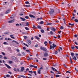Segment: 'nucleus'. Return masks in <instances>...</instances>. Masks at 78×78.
Segmentation results:
<instances>
[{
    "label": "nucleus",
    "instance_id": "nucleus-1",
    "mask_svg": "<svg viewBox=\"0 0 78 78\" xmlns=\"http://www.w3.org/2000/svg\"><path fill=\"white\" fill-rule=\"evenodd\" d=\"M55 13V11L53 9L50 10L49 11V14L50 15H52Z\"/></svg>",
    "mask_w": 78,
    "mask_h": 78
},
{
    "label": "nucleus",
    "instance_id": "nucleus-2",
    "mask_svg": "<svg viewBox=\"0 0 78 78\" xmlns=\"http://www.w3.org/2000/svg\"><path fill=\"white\" fill-rule=\"evenodd\" d=\"M40 48L41 50H43L45 52L47 51V50L45 48H44L43 47H41Z\"/></svg>",
    "mask_w": 78,
    "mask_h": 78
},
{
    "label": "nucleus",
    "instance_id": "nucleus-3",
    "mask_svg": "<svg viewBox=\"0 0 78 78\" xmlns=\"http://www.w3.org/2000/svg\"><path fill=\"white\" fill-rule=\"evenodd\" d=\"M11 57V58H12V60H14V61H16V60L17 59V58L14 56H12Z\"/></svg>",
    "mask_w": 78,
    "mask_h": 78
},
{
    "label": "nucleus",
    "instance_id": "nucleus-4",
    "mask_svg": "<svg viewBox=\"0 0 78 78\" xmlns=\"http://www.w3.org/2000/svg\"><path fill=\"white\" fill-rule=\"evenodd\" d=\"M29 66L30 67H34L35 69H37V66H36L34 65H30Z\"/></svg>",
    "mask_w": 78,
    "mask_h": 78
},
{
    "label": "nucleus",
    "instance_id": "nucleus-5",
    "mask_svg": "<svg viewBox=\"0 0 78 78\" xmlns=\"http://www.w3.org/2000/svg\"><path fill=\"white\" fill-rule=\"evenodd\" d=\"M13 70L14 72H19V68H18L17 69H16V68H14Z\"/></svg>",
    "mask_w": 78,
    "mask_h": 78
},
{
    "label": "nucleus",
    "instance_id": "nucleus-6",
    "mask_svg": "<svg viewBox=\"0 0 78 78\" xmlns=\"http://www.w3.org/2000/svg\"><path fill=\"white\" fill-rule=\"evenodd\" d=\"M48 56V55L47 52H45L44 54V56H45V57H47Z\"/></svg>",
    "mask_w": 78,
    "mask_h": 78
},
{
    "label": "nucleus",
    "instance_id": "nucleus-7",
    "mask_svg": "<svg viewBox=\"0 0 78 78\" xmlns=\"http://www.w3.org/2000/svg\"><path fill=\"white\" fill-rule=\"evenodd\" d=\"M5 64L7 67L8 69H11V67L10 66H9V65L6 64Z\"/></svg>",
    "mask_w": 78,
    "mask_h": 78
},
{
    "label": "nucleus",
    "instance_id": "nucleus-8",
    "mask_svg": "<svg viewBox=\"0 0 78 78\" xmlns=\"http://www.w3.org/2000/svg\"><path fill=\"white\" fill-rule=\"evenodd\" d=\"M10 11H11V10L9 9H8L5 12V14H7L9 13V12H10Z\"/></svg>",
    "mask_w": 78,
    "mask_h": 78
},
{
    "label": "nucleus",
    "instance_id": "nucleus-9",
    "mask_svg": "<svg viewBox=\"0 0 78 78\" xmlns=\"http://www.w3.org/2000/svg\"><path fill=\"white\" fill-rule=\"evenodd\" d=\"M29 16L30 17H31V18H34V19L35 18V16L33 15H31V14L29 15Z\"/></svg>",
    "mask_w": 78,
    "mask_h": 78
},
{
    "label": "nucleus",
    "instance_id": "nucleus-10",
    "mask_svg": "<svg viewBox=\"0 0 78 78\" xmlns=\"http://www.w3.org/2000/svg\"><path fill=\"white\" fill-rule=\"evenodd\" d=\"M51 30L52 31H54V32H55V31H56V29H55V28L53 27H52L51 29Z\"/></svg>",
    "mask_w": 78,
    "mask_h": 78
},
{
    "label": "nucleus",
    "instance_id": "nucleus-11",
    "mask_svg": "<svg viewBox=\"0 0 78 78\" xmlns=\"http://www.w3.org/2000/svg\"><path fill=\"white\" fill-rule=\"evenodd\" d=\"M14 22V20H12L9 21L8 22V23H12V22Z\"/></svg>",
    "mask_w": 78,
    "mask_h": 78
},
{
    "label": "nucleus",
    "instance_id": "nucleus-12",
    "mask_svg": "<svg viewBox=\"0 0 78 78\" xmlns=\"http://www.w3.org/2000/svg\"><path fill=\"white\" fill-rule=\"evenodd\" d=\"M68 24L69 25H71V27H73V26H74V25H75V24L74 23L71 24V23H69Z\"/></svg>",
    "mask_w": 78,
    "mask_h": 78
},
{
    "label": "nucleus",
    "instance_id": "nucleus-13",
    "mask_svg": "<svg viewBox=\"0 0 78 78\" xmlns=\"http://www.w3.org/2000/svg\"><path fill=\"white\" fill-rule=\"evenodd\" d=\"M28 26H29V22H27V23H26V25H25V26L27 27Z\"/></svg>",
    "mask_w": 78,
    "mask_h": 78
},
{
    "label": "nucleus",
    "instance_id": "nucleus-14",
    "mask_svg": "<svg viewBox=\"0 0 78 78\" xmlns=\"http://www.w3.org/2000/svg\"><path fill=\"white\" fill-rule=\"evenodd\" d=\"M20 19H21L22 21H25V20H26V19H25L21 17H20Z\"/></svg>",
    "mask_w": 78,
    "mask_h": 78
},
{
    "label": "nucleus",
    "instance_id": "nucleus-15",
    "mask_svg": "<svg viewBox=\"0 0 78 78\" xmlns=\"http://www.w3.org/2000/svg\"><path fill=\"white\" fill-rule=\"evenodd\" d=\"M24 69H25V68H24V67H21V70L22 72H23V70H24Z\"/></svg>",
    "mask_w": 78,
    "mask_h": 78
},
{
    "label": "nucleus",
    "instance_id": "nucleus-16",
    "mask_svg": "<svg viewBox=\"0 0 78 78\" xmlns=\"http://www.w3.org/2000/svg\"><path fill=\"white\" fill-rule=\"evenodd\" d=\"M21 76V77H22V78H27V76Z\"/></svg>",
    "mask_w": 78,
    "mask_h": 78
},
{
    "label": "nucleus",
    "instance_id": "nucleus-17",
    "mask_svg": "<svg viewBox=\"0 0 78 78\" xmlns=\"http://www.w3.org/2000/svg\"><path fill=\"white\" fill-rule=\"evenodd\" d=\"M11 76L9 74H6V76L7 78H10Z\"/></svg>",
    "mask_w": 78,
    "mask_h": 78
},
{
    "label": "nucleus",
    "instance_id": "nucleus-18",
    "mask_svg": "<svg viewBox=\"0 0 78 78\" xmlns=\"http://www.w3.org/2000/svg\"><path fill=\"white\" fill-rule=\"evenodd\" d=\"M73 59H74L75 61H76L77 59L76 58V57L75 56H74V57L73 58Z\"/></svg>",
    "mask_w": 78,
    "mask_h": 78
},
{
    "label": "nucleus",
    "instance_id": "nucleus-19",
    "mask_svg": "<svg viewBox=\"0 0 78 78\" xmlns=\"http://www.w3.org/2000/svg\"><path fill=\"white\" fill-rule=\"evenodd\" d=\"M41 70H40L39 69L38 70L37 72L38 73V74H40L41 73Z\"/></svg>",
    "mask_w": 78,
    "mask_h": 78
},
{
    "label": "nucleus",
    "instance_id": "nucleus-20",
    "mask_svg": "<svg viewBox=\"0 0 78 78\" xmlns=\"http://www.w3.org/2000/svg\"><path fill=\"white\" fill-rule=\"evenodd\" d=\"M27 42L28 44H29V45H30V44H31V41L30 40L28 41Z\"/></svg>",
    "mask_w": 78,
    "mask_h": 78
},
{
    "label": "nucleus",
    "instance_id": "nucleus-21",
    "mask_svg": "<svg viewBox=\"0 0 78 78\" xmlns=\"http://www.w3.org/2000/svg\"><path fill=\"white\" fill-rule=\"evenodd\" d=\"M12 42H15V43L17 44H19V43H18V42H16V41L13 40L12 41Z\"/></svg>",
    "mask_w": 78,
    "mask_h": 78
},
{
    "label": "nucleus",
    "instance_id": "nucleus-22",
    "mask_svg": "<svg viewBox=\"0 0 78 78\" xmlns=\"http://www.w3.org/2000/svg\"><path fill=\"white\" fill-rule=\"evenodd\" d=\"M37 28L39 29H42L41 27L39 25H38L37 26Z\"/></svg>",
    "mask_w": 78,
    "mask_h": 78
},
{
    "label": "nucleus",
    "instance_id": "nucleus-23",
    "mask_svg": "<svg viewBox=\"0 0 78 78\" xmlns=\"http://www.w3.org/2000/svg\"><path fill=\"white\" fill-rule=\"evenodd\" d=\"M25 29L26 30H27V31H28L29 30H30V29H29V28L27 27H25Z\"/></svg>",
    "mask_w": 78,
    "mask_h": 78
},
{
    "label": "nucleus",
    "instance_id": "nucleus-24",
    "mask_svg": "<svg viewBox=\"0 0 78 78\" xmlns=\"http://www.w3.org/2000/svg\"><path fill=\"white\" fill-rule=\"evenodd\" d=\"M3 44L4 45H8V43L6 42H4L3 43Z\"/></svg>",
    "mask_w": 78,
    "mask_h": 78
},
{
    "label": "nucleus",
    "instance_id": "nucleus-25",
    "mask_svg": "<svg viewBox=\"0 0 78 78\" xmlns=\"http://www.w3.org/2000/svg\"><path fill=\"white\" fill-rule=\"evenodd\" d=\"M12 36H13V35H10V37H11V38L12 39H15V38L14 37H12Z\"/></svg>",
    "mask_w": 78,
    "mask_h": 78
},
{
    "label": "nucleus",
    "instance_id": "nucleus-26",
    "mask_svg": "<svg viewBox=\"0 0 78 78\" xmlns=\"http://www.w3.org/2000/svg\"><path fill=\"white\" fill-rule=\"evenodd\" d=\"M50 33L51 35H53V32L52 31H51L50 32Z\"/></svg>",
    "mask_w": 78,
    "mask_h": 78
},
{
    "label": "nucleus",
    "instance_id": "nucleus-27",
    "mask_svg": "<svg viewBox=\"0 0 78 78\" xmlns=\"http://www.w3.org/2000/svg\"><path fill=\"white\" fill-rule=\"evenodd\" d=\"M71 56H72V57H73V56H74V53H71Z\"/></svg>",
    "mask_w": 78,
    "mask_h": 78
},
{
    "label": "nucleus",
    "instance_id": "nucleus-28",
    "mask_svg": "<svg viewBox=\"0 0 78 78\" xmlns=\"http://www.w3.org/2000/svg\"><path fill=\"white\" fill-rule=\"evenodd\" d=\"M70 61L71 64H72L73 62H72V58L71 57H70Z\"/></svg>",
    "mask_w": 78,
    "mask_h": 78
},
{
    "label": "nucleus",
    "instance_id": "nucleus-29",
    "mask_svg": "<svg viewBox=\"0 0 78 78\" xmlns=\"http://www.w3.org/2000/svg\"><path fill=\"white\" fill-rule=\"evenodd\" d=\"M44 23V22L43 21H41L40 22V25H42V24H43Z\"/></svg>",
    "mask_w": 78,
    "mask_h": 78
},
{
    "label": "nucleus",
    "instance_id": "nucleus-30",
    "mask_svg": "<svg viewBox=\"0 0 78 78\" xmlns=\"http://www.w3.org/2000/svg\"><path fill=\"white\" fill-rule=\"evenodd\" d=\"M35 38H36V39H38V40H39V39H40V38H39V37H38L37 36H35Z\"/></svg>",
    "mask_w": 78,
    "mask_h": 78
},
{
    "label": "nucleus",
    "instance_id": "nucleus-31",
    "mask_svg": "<svg viewBox=\"0 0 78 78\" xmlns=\"http://www.w3.org/2000/svg\"><path fill=\"white\" fill-rule=\"evenodd\" d=\"M53 46H54V47H56L57 45H55L54 43H53L52 44Z\"/></svg>",
    "mask_w": 78,
    "mask_h": 78
},
{
    "label": "nucleus",
    "instance_id": "nucleus-32",
    "mask_svg": "<svg viewBox=\"0 0 78 78\" xmlns=\"http://www.w3.org/2000/svg\"><path fill=\"white\" fill-rule=\"evenodd\" d=\"M41 33H44V30H41Z\"/></svg>",
    "mask_w": 78,
    "mask_h": 78
},
{
    "label": "nucleus",
    "instance_id": "nucleus-33",
    "mask_svg": "<svg viewBox=\"0 0 78 78\" xmlns=\"http://www.w3.org/2000/svg\"><path fill=\"white\" fill-rule=\"evenodd\" d=\"M25 3L26 4H30V2L28 1H27L25 2Z\"/></svg>",
    "mask_w": 78,
    "mask_h": 78
},
{
    "label": "nucleus",
    "instance_id": "nucleus-34",
    "mask_svg": "<svg viewBox=\"0 0 78 78\" xmlns=\"http://www.w3.org/2000/svg\"><path fill=\"white\" fill-rule=\"evenodd\" d=\"M59 76H59V75H57L55 76V77L56 78H58V77H59Z\"/></svg>",
    "mask_w": 78,
    "mask_h": 78
},
{
    "label": "nucleus",
    "instance_id": "nucleus-35",
    "mask_svg": "<svg viewBox=\"0 0 78 78\" xmlns=\"http://www.w3.org/2000/svg\"><path fill=\"white\" fill-rule=\"evenodd\" d=\"M74 21L76 22H78V20H77V19H75L74 20Z\"/></svg>",
    "mask_w": 78,
    "mask_h": 78
},
{
    "label": "nucleus",
    "instance_id": "nucleus-36",
    "mask_svg": "<svg viewBox=\"0 0 78 78\" xmlns=\"http://www.w3.org/2000/svg\"><path fill=\"white\" fill-rule=\"evenodd\" d=\"M71 48L72 50H74V49H75V47L74 46L73 47L71 46Z\"/></svg>",
    "mask_w": 78,
    "mask_h": 78
},
{
    "label": "nucleus",
    "instance_id": "nucleus-37",
    "mask_svg": "<svg viewBox=\"0 0 78 78\" xmlns=\"http://www.w3.org/2000/svg\"><path fill=\"white\" fill-rule=\"evenodd\" d=\"M23 44H24V45H25L26 46V47H28V45H27L26 44H25V43H23Z\"/></svg>",
    "mask_w": 78,
    "mask_h": 78
},
{
    "label": "nucleus",
    "instance_id": "nucleus-38",
    "mask_svg": "<svg viewBox=\"0 0 78 78\" xmlns=\"http://www.w3.org/2000/svg\"><path fill=\"white\" fill-rule=\"evenodd\" d=\"M60 29L61 30H63V29H64V27H63L62 26H61L60 28Z\"/></svg>",
    "mask_w": 78,
    "mask_h": 78
},
{
    "label": "nucleus",
    "instance_id": "nucleus-39",
    "mask_svg": "<svg viewBox=\"0 0 78 78\" xmlns=\"http://www.w3.org/2000/svg\"><path fill=\"white\" fill-rule=\"evenodd\" d=\"M33 26L34 28H35V29H36L37 28V27H35V26H34V25H33Z\"/></svg>",
    "mask_w": 78,
    "mask_h": 78
},
{
    "label": "nucleus",
    "instance_id": "nucleus-40",
    "mask_svg": "<svg viewBox=\"0 0 78 78\" xmlns=\"http://www.w3.org/2000/svg\"><path fill=\"white\" fill-rule=\"evenodd\" d=\"M24 39H27V36H23Z\"/></svg>",
    "mask_w": 78,
    "mask_h": 78
},
{
    "label": "nucleus",
    "instance_id": "nucleus-41",
    "mask_svg": "<svg viewBox=\"0 0 78 78\" xmlns=\"http://www.w3.org/2000/svg\"><path fill=\"white\" fill-rule=\"evenodd\" d=\"M33 73H34V74H35V75H37V74H36V71H34L33 72Z\"/></svg>",
    "mask_w": 78,
    "mask_h": 78
},
{
    "label": "nucleus",
    "instance_id": "nucleus-42",
    "mask_svg": "<svg viewBox=\"0 0 78 78\" xmlns=\"http://www.w3.org/2000/svg\"><path fill=\"white\" fill-rule=\"evenodd\" d=\"M12 62H12V61H10L9 62V64H11L12 63Z\"/></svg>",
    "mask_w": 78,
    "mask_h": 78
},
{
    "label": "nucleus",
    "instance_id": "nucleus-43",
    "mask_svg": "<svg viewBox=\"0 0 78 78\" xmlns=\"http://www.w3.org/2000/svg\"><path fill=\"white\" fill-rule=\"evenodd\" d=\"M26 7H30V5H24Z\"/></svg>",
    "mask_w": 78,
    "mask_h": 78
},
{
    "label": "nucleus",
    "instance_id": "nucleus-44",
    "mask_svg": "<svg viewBox=\"0 0 78 78\" xmlns=\"http://www.w3.org/2000/svg\"><path fill=\"white\" fill-rule=\"evenodd\" d=\"M2 55H4V56H5V53L4 52H2Z\"/></svg>",
    "mask_w": 78,
    "mask_h": 78
},
{
    "label": "nucleus",
    "instance_id": "nucleus-45",
    "mask_svg": "<svg viewBox=\"0 0 78 78\" xmlns=\"http://www.w3.org/2000/svg\"><path fill=\"white\" fill-rule=\"evenodd\" d=\"M55 55H57V54H58V51H55Z\"/></svg>",
    "mask_w": 78,
    "mask_h": 78
},
{
    "label": "nucleus",
    "instance_id": "nucleus-46",
    "mask_svg": "<svg viewBox=\"0 0 78 78\" xmlns=\"http://www.w3.org/2000/svg\"><path fill=\"white\" fill-rule=\"evenodd\" d=\"M40 69V70H42V69H43V68H42V67H41L40 68H39L38 69Z\"/></svg>",
    "mask_w": 78,
    "mask_h": 78
},
{
    "label": "nucleus",
    "instance_id": "nucleus-47",
    "mask_svg": "<svg viewBox=\"0 0 78 78\" xmlns=\"http://www.w3.org/2000/svg\"><path fill=\"white\" fill-rule=\"evenodd\" d=\"M39 19H40V20H42V18H37V21H38V20H39Z\"/></svg>",
    "mask_w": 78,
    "mask_h": 78
},
{
    "label": "nucleus",
    "instance_id": "nucleus-48",
    "mask_svg": "<svg viewBox=\"0 0 78 78\" xmlns=\"http://www.w3.org/2000/svg\"><path fill=\"white\" fill-rule=\"evenodd\" d=\"M29 73H30L31 74H32V73H33L32 71H29Z\"/></svg>",
    "mask_w": 78,
    "mask_h": 78
},
{
    "label": "nucleus",
    "instance_id": "nucleus-49",
    "mask_svg": "<svg viewBox=\"0 0 78 78\" xmlns=\"http://www.w3.org/2000/svg\"><path fill=\"white\" fill-rule=\"evenodd\" d=\"M52 24V23H48L47 25H51Z\"/></svg>",
    "mask_w": 78,
    "mask_h": 78
},
{
    "label": "nucleus",
    "instance_id": "nucleus-50",
    "mask_svg": "<svg viewBox=\"0 0 78 78\" xmlns=\"http://www.w3.org/2000/svg\"><path fill=\"white\" fill-rule=\"evenodd\" d=\"M75 48H76V49L77 50H78V46H75Z\"/></svg>",
    "mask_w": 78,
    "mask_h": 78
},
{
    "label": "nucleus",
    "instance_id": "nucleus-51",
    "mask_svg": "<svg viewBox=\"0 0 78 78\" xmlns=\"http://www.w3.org/2000/svg\"><path fill=\"white\" fill-rule=\"evenodd\" d=\"M59 48L60 49V50H62V47H59Z\"/></svg>",
    "mask_w": 78,
    "mask_h": 78
},
{
    "label": "nucleus",
    "instance_id": "nucleus-52",
    "mask_svg": "<svg viewBox=\"0 0 78 78\" xmlns=\"http://www.w3.org/2000/svg\"><path fill=\"white\" fill-rule=\"evenodd\" d=\"M66 73H71V72H70V71H66Z\"/></svg>",
    "mask_w": 78,
    "mask_h": 78
},
{
    "label": "nucleus",
    "instance_id": "nucleus-53",
    "mask_svg": "<svg viewBox=\"0 0 78 78\" xmlns=\"http://www.w3.org/2000/svg\"><path fill=\"white\" fill-rule=\"evenodd\" d=\"M61 32H62V31L61 30L59 32V31H58V33L59 34H61Z\"/></svg>",
    "mask_w": 78,
    "mask_h": 78
},
{
    "label": "nucleus",
    "instance_id": "nucleus-54",
    "mask_svg": "<svg viewBox=\"0 0 78 78\" xmlns=\"http://www.w3.org/2000/svg\"><path fill=\"white\" fill-rule=\"evenodd\" d=\"M25 19H28V16H26L25 17Z\"/></svg>",
    "mask_w": 78,
    "mask_h": 78
},
{
    "label": "nucleus",
    "instance_id": "nucleus-55",
    "mask_svg": "<svg viewBox=\"0 0 78 78\" xmlns=\"http://www.w3.org/2000/svg\"><path fill=\"white\" fill-rule=\"evenodd\" d=\"M20 25H19V24L18 23H17L16 24V27H17L18 26H19Z\"/></svg>",
    "mask_w": 78,
    "mask_h": 78
},
{
    "label": "nucleus",
    "instance_id": "nucleus-56",
    "mask_svg": "<svg viewBox=\"0 0 78 78\" xmlns=\"http://www.w3.org/2000/svg\"><path fill=\"white\" fill-rule=\"evenodd\" d=\"M52 48V46L51 45H50V49L51 50Z\"/></svg>",
    "mask_w": 78,
    "mask_h": 78
},
{
    "label": "nucleus",
    "instance_id": "nucleus-57",
    "mask_svg": "<svg viewBox=\"0 0 78 78\" xmlns=\"http://www.w3.org/2000/svg\"><path fill=\"white\" fill-rule=\"evenodd\" d=\"M16 51H17V52H19V51H20V50H19V49H16Z\"/></svg>",
    "mask_w": 78,
    "mask_h": 78
},
{
    "label": "nucleus",
    "instance_id": "nucleus-58",
    "mask_svg": "<svg viewBox=\"0 0 78 78\" xmlns=\"http://www.w3.org/2000/svg\"><path fill=\"white\" fill-rule=\"evenodd\" d=\"M51 69H52V70L54 71V70H55V68H53V67H51Z\"/></svg>",
    "mask_w": 78,
    "mask_h": 78
},
{
    "label": "nucleus",
    "instance_id": "nucleus-59",
    "mask_svg": "<svg viewBox=\"0 0 78 78\" xmlns=\"http://www.w3.org/2000/svg\"><path fill=\"white\" fill-rule=\"evenodd\" d=\"M29 70V68H27L26 69V71H28Z\"/></svg>",
    "mask_w": 78,
    "mask_h": 78
},
{
    "label": "nucleus",
    "instance_id": "nucleus-60",
    "mask_svg": "<svg viewBox=\"0 0 78 78\" xmlns=\"http://www.w3.org/2000/svg\"><path fill=\"white\" fill-rule=\"evenodd\" d=\"M4 59H7V57H6L5 56H4Z\"/></svg>",
    "mask_w": 78,
    "mask_h": 78
},
{
    "label": "nucleus",
    "instance_id": "nucleus-61",
    "mask_svg": "<svg viewBox=\"0 0 78 78\" xmlns=\"http://www.w3.org/2000/svg\"><path fill=\"white\" fill-rule=\"evenodd\" d=\"M8 73H9L10 74V75H11V74H12V73L10 71L8 72Z\"/></svg>",
    "mask_w": 78,
    "mask_h": 78
},
{
    "label": "nucleus",
    "instance_id": "nucleus-62",
    "mask_svg": "<svg viewBox=\"0 0 78 78\" xmlns=\"http://www.w3.org/2000/svg\"><path fill=\"white\" fill-rule=\"evenodd\" d=\"M49 43L50 45H51V42H50V41H49Z\"/></svg>",
    "mask_w": 78,
    "mask_h": 78
},
{
    "label": "nucleus",
    "instance_id": "nucleus-63",
    "mask_svg": "<svg viewBox=\"0 0 78 78\" xmlns=\"http://www.w3.org/2000/svg\"><path fill=\"white\" fill-rule=\"evenodd\" d=\"M44 44H47V41H45Z\"/></svg>",
    "mask_w": 78,
    "mask_h": 78
},
{
    "label": "nucleus",
    "instance_id": "nucleus-64",
    "mask_svg": "<svg viewBox=\"0 0 78 78\" xmlns=\"http://www.w3.org/2000/svg\"><path fill=\"white\" fill-rule=\"evenodd\" d=\"M51 73H53L54 74L55 73H54V72H53L52 71H50Z\"/></svg>",
    "mask_w": 78,
    "mask_h": 78
}]
</instances>
